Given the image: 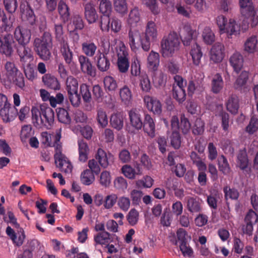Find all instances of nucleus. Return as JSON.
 <instances>
[{"label": "nucleus", "mask_w": 258, "mask_h": 258, "mask_svg": "<svg viewBox=\"0 0 258 258\" xmlns=\"http://www.w3.org/2000/svg\"><path fill=\"white\" fill-rule=\"evenodd\" d=\"M61 51L66 63H68L71 66H73L74 64L72 61L73 54L68 45L63 44Z\"/></svg>", "instance_id": "nucleus-60"}, {"label": "nucleus", "mask_w": 258, "mask_h": 258, "mask_svg": "<svg viewBox=\"0 0 258 258\" xmlns=\"http://www.w3.org/2000/svg\"><path fill=\"white\" fill-rule=\"evenodd\" d=\"M96 159L102 167L106 168L111 162H113V156L110 153L107 154L104 150L99 148L96 155Z\"/></svg>", "instance_id": "nucleus-19"}, {"label": "nucleus", "mask_w": 258, "mask_h": 258, "mask_svg": "<svg viewBox=\"0 0 258 258\" xmlns=\"http://www.w3.org/2000/svg\"><path fill=\"white\" fill-rule=\"evenodd\" d=\"M95 180V176L91 171L86 169L82 173V183L89 185L92 184Z\"/></svg>", "instance_id": "nucleus-54"}, {"label": "nucleus", "mask_w": 258, "mask_h": 258, "mask_svg": "<svg viewBox=\"0 0 258 258\" xmlns=\"http://www.w3.org/2000/svg\"><path fill=\"white\" fill-rule=\"evenodd\" d=\"M226 108L232 114H236L239 109V99L235 95L230 96L226 102Z\"/></svg>", "instance_id": "nucleus-32"}, {"label": "nucleus", "mask_w": 258, "mask_h": 258, "mask_svg": "<svg viewBox=\"0 0 258 258\" xmlns=\"http://www.w3.org/2000/svg\"><path fill=\"white\" fill-rule=\"evenodd\" d=\"M110 125L117 131L121 130L123 126V118L120 113H116L111 115L110 118Z\"/></svg>", "instance_id": "nucleus-35"}, {"label": "nucleus", "mask_w": 258, "mask_h": 258, "mask_svg": "<svg viewBox=\"0 0 258 258\" xmlns=\"http://www.w3.org/2000/svg\"><path fill=\"white\" fill-rule=\"evenodd\" d=\"M224 82L221 75L218 73L213 77L211 82V90L215 94H218L222 90Z\"/></svg>", "instance_id": "nucleus-29"}, {"label": "nucleus", "mask_w": 258, "mask_h": 258, "mask_svg": "<svg viewBox=\"0 0 258 258\" xmlns=\"http://www.w3.org/2000/svg\"><path fill=\"white\" fill-rule=\"evenodd\" d=\"M158 31L156 24L152 21H148L143 37V50L148 51L150 49L151 43L156 41L157 38Z\"/></svg>", "instance_id": "nucleus-5"}, {"label": "nucleus", "mask_w": 258, "mask_h": 258, "mask_svg": "<svg viewBox=\"0 0 258 258\" xmlns=\"http://www.w3.org/2000/svg\"><path fill=\"white\" fill-rule=\"evenodd\" d=\"M218 165L219 170L224 174L227 175L230 171V167L226 158L224 155H221L218 159Z\"/></svg>", "instance_id": "nucleus-45"}, {"label": "nucleus", "mask_w": 258, "mask_h": 258, "mask_svg": "<svg viewBox=\"0 0 258 258\" xmlns=\"http://www.w3.org/2000/svg\"><path fill=\"white\" fill-rule=\"evenodd\" d=\"M190 54L192 57L194 64L196 66H199L203 56V52L201 46L197 43L192 46Z\"/></svg>", "instance_id": "nucleus-31"}, {"label": "nucleus", "mask_w": 258, "mask_h": 258, "mask_svg": "<svg viewBox=\"0 0 258 258\" xmlns=\"http://www.w3.org/2000/svg\"><path fill=\"white\" fill-rule=\"evenodd\" d=\"M176 236L177 241H175L174 244L177 245L178 242L180 244L186 243L188 239H190V236L188 235V234L185 230L183 228H179L176 231Z\"/></svg>", "instance_id": "nucleus-46"}, {"label": "nucleus", "mask_w": 258, "mask_h": 258, "mask_svg": "<svg viewBox=\"0 0 258 258\" xmlns=\"http://www.w3.org/2000/svg\"><path fill=\"white\" fill-rule=\"evenodd\" d=\"M99 10L103 15H110L112 10L111 3L106 0H102L100 4Z\"/></svg>", "instance_id": "nucleus-63"}, {"label": "nucleus", "mask_w": 258, "mask_h": 258, "mask_svg": "<svg viewBox=\"0 0 258 258\" xmlns=\"http://www.w3.org/2000/svg\"><path fill=\"white\" fill-rule=\"evenodd\" d=\"M117 67L121 73H126L129 68L130 62L127 58L128 53L124 46L120 47L117 50Z\"/></svg>", "instance_id": "nucleus-13"}, {"label": "nucleus", "mask_w": 258, "mask_h": 258, "mask_svg": "<svg viewBox=\"0 0 258 258\" xmlns=\"http://www.w3.org/2000/svg\"><path fill=\"white\" fill-rule=\"evenodd\" d=\"M198 32L191 28L190 25L186 24L180 32V36L184 46L190 45L191 41L197 37Z\"/></svg>", "instance_id": "nucleus-15"}, {"label": "nucleus", "mask_w": 258, "mask_h": 258, "mask_svg": "<svg viewBox=\"0 0 258 258\" xmlns=\"http://www.w3.org/2000/svg\"><path fill=\"white\" fill-rule=\"evenodd\" d=\"M140 81V86L142 91L148 92L151 89L150 81L148 75L146 73H142L139 77Z\"/></svg>", "instance_id": "nucleus-44"}, {"label": "nucleus", "mask_w": 258, "mask_h": 258, "mask_svg": "<svg viewBox=\"0 0 258 258\" xmlns=\"http://www.w3.org/2000/svg\"><path fill=\"white\" fill-rule=\"evenodd\" d=\"M89 87L85 84H82V97L84 101V108L87 111L91 110L93 107Z\"/></svg>", "instance_id": "nucleus-22"}, {"label": "nucleus", "mask_w": 258, "mask_h": 258, "mask_svg": "<svg viewBox=\"0 0 258 258\" xmlns=\"http://www.w3.org/2000/svg\"><path fill=\"white\" fill-rule=\"evenodd\" d=\"M111 176L110 173L106 170L103 171L100 174L99 182L104 187H108L111 183Z\"/></svg>", "instance_id": "nucleus-51"}, {"label": "nucleus", "mask_w": 258, "mask_h": 258, "mask_svg": "<svg viewBox=\"0 0 258 258\" xmlns=\"http://www.w3.org/2000/svg\"><path fill=\"white\" fill-rule=\"evenodd\" d=\"M33 45L34 50L36 54L43 60L50 59L51 54L50 49L52 47V38L48 32H44L40 37L34 39Z\"/></svg>", "instance_id": "nucleus-2"}, {"label": "nucleus", "mask_w": 258, "mask_h": 258, "mask_svg": "<svg viewBox=\"0 0 258 258\" xmlns=\"http://www.w3.org/2000/svg\"><path fill=\"white\" fill-rule=\"evenodd\" d=\"M224 57V46L221 43H216L210 51V59L215 63H218Z\"/></svg>", "instance_id": "nucleus-16"}, {"label": "nucleus", "mask_w": 258, "mask_h": 258, "mask_svg": "<svg viewBox=\"0 0 258 258\" xmlns=\"http://www.w3.org/2000/svg\"><path fill=\"white\" fill-rule=\"evenodd\" d=\"M140 20V15L138 9L134 8L130 12L127 24L131 28L136 26Z\"/></svg>", "instance_id": "nucleus-41"}, {"label": "nucleus", "mask_w": 258, "mask_h": 258, "mask_svg": "<svg viewBox=\"0 0 258 258\" xmlns=\"http://www.w3.org/2000/svg\"><path fill=\"white\" fill-rule=\"evenodd\" d=\"M122 173L127 178L134 179L136 177V171L130 165L125 164L121 168Z\"/></svg>", "instance_id": "nucleus-55"}, {"label": "nucleus", "mask_w": 258, "mask_h": 258, "mask_svg": "<svg viewBox=\"0 0 258 258\" xmlns=\"http://www.w3.org/2000/svg\"><path fill=\"white\" fill-rule=\"evenodd\" d=\"M97 120L102 127H106L108 124V118L105 111L102 109L97 111Z\"/></svg>", "instance_id": "nucleus-61"}, {"label": "nucleus", "mask_w": 258, "mask_h": 258, "mask_svg": "<svg viewBox=\"0 0 258 258\" xmlns=\"http://www.w3.org/2000/svg\"><path fill=\"white\" fill-rule=\"evenodd\" d=\"M128 114L131 125L137 131L141 130L143 121L140 111L136 109H132L128 111Z\"/></svg>", "instance_id": "nucleus-18"}, {"label": "nucleus", "mask_w": 258, "mask_h": 258, "mask_svg": "<svg viewBox=\"0 0 258 258\" xmlns=\"http://www.w3.org/2000/svg\"><path fill=\"white\" fill-rule=\"evenodd\" d=\"M94 241L97 244H108L112 242L111 234L107 231L100 232L94 236Z\"/></svg>", "instance_id": "nucleus-38"}, {"label": "nucleus", "mask_w": 258, "mask_h": 258, "mask_svg": "<svg viewBox=\"0 0 258 258\" xmlns=\"http://www.w3.org/2000/svg\"><path fill=\"white\" fill-rule=\"evenodd\" d=\"M16 46V43L14 40L13 35L7 33L2 36L0 42V50L7 56H11L14 51V47Z\"/></svg>", "instance_id": "nucleus-8"}, {"label": "nucleus", "mask_w": 258, "mask_h": 258, "mask_svg": "<svg viewBox=\"0 0 258 258\" xmlns=\"http://www.w3.org/2000/svg\"><path fill=\"white\" fill-rule=\"evenodd\" d=\"M216 22L221 33H226L228 35H237L239 34L240 26L236 23L234 20L230 19L227 23V19L223 15L216 18Z\"/></svg>", "instance_id": "nucleus-4"}, {"label": "nucleus", "mask_w": 258, "mask_h": 258, "mask_svg": "<svg viewBox=\"0 0 258 258\" xmlns=\"http://www.w3.org/2000/svg\"><path fill=\"white\" fill-rule=\"evenodd\" d=\"M229 62L234 72L238 74L243 66V58L239 52L234 53L229 58Z\"/></svg>", "instance_id": "nucleus-23"}, {"label": "nucleus", "mask_w": 258, "mask_h": 258, "mask_svg": "<svg viewBox=\"0 0 258 258\" xmlns=\"http://www.w3.org/2000/svg\"><path fill=\"white\" fill-rule=\"evenodd\" d=\"M54 158L56 166L60 171L66 174L72 172L73 166L69 159L62 153V147L59 145L56 146V152Z\"/></svg>", "instance_id": "nucleus-6"}, {"label": "nucleus", "mask_w": 258, "mask_h": 258, "mask_svg": "<svg viewBox=\"0 0 258 258\" xmlns=\"http://www.w3.org/2000/svg\"><path fill=\"white\" fill-rule=\"evenodd\" d=\"M113 184L114 187L116 189L123 192L128 186L126 180L122 176L116 177L114 180Z\"/></svg>", "instance_id": "nucleus-53"}, {"label": "nucleus", "mask_w": 258, "mask_h": 258, "mask_svg": "<svg viewBox=\"0 0 258 258\" xmlns=\"http://www.w3.org/2000/svg\"><path fill=\"white\" fill-rule=\"evenodd\" d=\"M148 110L152 111L155 114H160L162 112V106L159 100L151 97H146L144 99Z\"/></svg>", "instance_id": "nucleus-25"}, {"label": "nucleus", "mask_w": 258, "mask_h": 258, "mask_svg": "<svg viewBox=\"0 0 258 258\" xmlns=\"http://www.w3.org/2000/svg\"><path fill=\"white\" fill-rule=\"evenodd\" d=\"M20 10L22 17L25 19L29 24L33 25L35 23V15L28 2L21 4Z\"/></svg>", "instance_id": "nucleus-20"}, {"label": "nucleus", "mask_w": 258, "mask_h": 258, "mask_svg": "<svg viewBox=\"0 0 258 258\" xmlns=\"http://www.w3.org/2000/svg\"><path fill=\"white\" fill-rule=\"evenodd\" d=\"M42 142L43 144L49 147H54L55 151L56 152V146L62 147L60 142L61 138V128L56 130L55 135L48 134L47 132L41 133Z\"/></svg>", "instance_id": "nucleus-9"}, {"label": "nucleus", "mask_w": 258, "mask_h": 258, "mask_svg": "<svg viewBox=\"0 0 258 258\" xmlns=\"http://www.w3.org/2000/svg\"><path fill=\"white\" fill-rule=\"evenodd\" d=\"M143 37L139 31L130 28L128 33V41L132 50L136 52L140 47L143 49Z\"/></svg>", "instance_id": "nucleus-7"}, {"label": "nucleus", "mask_w": 258, "mask_h": 258, "mask_svg": "<svg viewBox=\"0 0 258 258\" xmlns=\"http://www.w3.org/2000/svg\"><path fill=\"white\" fill-rule=\"evenodd\" d=\"M5 69L9 79L14 78V76L20 72L15 66V64L12 62H7L5 64Z\"/></svg>", "instance_id": "nucleus-58"}, {"label": "nucleus", "mask_w": 258, "mask_h": 258, "mask_svg": "<svg viewBox=\"0 0 258 258\" xmlns=\"http://www.w3.org/2000/svg\"><path fill=\"white\" fill-rule=\"evenodd\" d=\"M237 165L245 174L251 172V166L245 150H240L237 156Z\"/></svg>", "instance_id": "nucleus-14"}, {"label": "nucleus", "mask_w": 258, "mask_h": 258, "mask_svg": "<svg viewBox=\"0 0 258 258\" xmlns=\"http://www.w3.org/2000/svg\"><path fill=\"white\" fill-rule=\"evenodd\" d=\"M159 54L152 50L148 57V64L149 69L155 71L159 65Z\"/></svg>", "instance_id": "nucleus-33"}, {"label": "nucleus", "mask_w": 258, "mask_h": 258, "mask_svg": "<svg viewBox=\"0 0 258 258\" xmlns=\"http://www.w3.org/2000/svg\"><path fill=\"white\" fill-rule=\"evenodd\" d=\"M82 72L92 77L96 75L95 68L92 66L88 57L83 55H82Z\"/></svg>", "instance_id": "nucleus-27"}, {"label": "nucleus", "mask_w": 258, "mask_h": 258, "mask_svg": "<svg viewBox=\"0 0 258 258\" xmlns=\"http://www.w3.org/2000/svg\"><path fill=\"white\" fill-rule=\"evenodd\" d=\"M248 72L245 71H242L234 83L235 88L237 89H240L245 85L248 80Z\"/></svg>", "instance_id": "nucleus-47"}, {"label": "nucleus", "mask_w": 258, "mask_h": 258, "mask_svg": "<svg viewBox=\"0 0 258 258\" xmlns=\"http://www.w3.org/2000/svg\"><path fill=\"white\" fill-rule=\"evenodd\" d=\"M103 83L105 89L108 91H114L117 88L116 81L111 76H106L104 78Z\"/></svg>", "instance_id": "nucleus-48"}, {"label": "nucleus", "mask_w": 258, "mask_h": 258, "mask_svg": "<svg viewBox=\"0 0 258 258\" xmlns=\"http://www.w3.org/2000/svg\"><path fill=\"white\" fill-rule=\"evenodd\" d=\"M187 209L192 213L200 212L202 210V207L199 199L194 197L188 198Z\"/></svg>", "instance_id": "nucleus-34"}, {"label": "nucleus", "mask_w": 258, "mask_h": 258, "mask_svg": "<svg viewBox=\"0 0 258 258\" xmlns=\"http://www.w3.org/2000/svg\"><path fill=\"white\" fill-rule=\"evenodd\" d=\"M202 38L204 42L207 45L212 44L215 40V34L208 26H206L203 29Z\"/></svg>", "instance_id": "nucleus-42"}, {"label": "nucleus", "mask_w": 258, "mask_h": 258, "mask_svg": "<svg viewBox=\"0 0 258 258\" xmlns=\"http://www.w3.org/2000/svg\"><path fill=\"white\" fill-rule=\"evenodd\" d=\"M142 127H143L144 132L151 138H153L155 136V124L150 115L145 114Z\"/></svg>", "instance_id": "nucleus-21"}, {"label": "nucleus", "mask_w": 258, "mask_h": 258, "mask_svg": "<svg viewBox=\"0 0 258 258\" xmlns=\"http://www.w3.org/2000/svg\"><path fill=\"white\" fill-rule=\"evenodd\" d=\"M14 34L19 44H28L31 38V30L21 26L15 28Z\"/></svg>", "instance_id": "nucleus-10"}, {"label": "nucleus", "mask_w": 258, "mask_h": 258, "mask_svg": "<svg viewBox=\"0 0 258 258\" xmlns=\"http://www.w3.org/2000/svg\"><path fill=\"white\" fill-rule=\"evenodd\" d=\"M179 39L176 33H169L161 41V53L164 57L172 56L179 49Z\"/></svg>", "instance_id": "nucleus-3"}, {"label": "nucleus", "mask_w": 258, "mask_h": 258, "mask_svg": "<svg viewBox=\"0 0 258 258\" xmlns=\"http://www.w3.org/2000/svg\"><path fill=\"white\" fill-rule=\"evenodd\" d=\"M83 52L88 56H93L97 49V46L93 42H84L82 44Z\"/></svg>", "instance_id": "nucleus-50"}, {"label": "nucleus", "mask_w": 258, "mask_h": 258, "mask_svg": "<svg viewBox=\"0 0 258 258\" xmlns=\"http://www.w3.org/2000/svg\"><path fill=\"white\" fill-rule=\"evenodd\" d=\"M258 130V118L255 116H252L249 124L246 127V131L249 134H253Z\"/></svg>", "instance_id": "nucleus-64"}, {"label": "nucleus", "mask_w": 258, "mask_h": 258, "mask_svg": "<svg viewBox=\"0 0 258 258\" xmlns=\"http://www.w3.org/2000/svg\"><path fill=\"white\" fill-rule=\"evenodd\" d=\"M106 55V53H100L98 57L97 65L100 71H106L109 69L110 63Z\"/></svg>", "instance_id": "nucleus-36"}, {"label": "nucleus", "mask_w": 258, "mask_h": 258, "mask_svg": "<svg viewBox=\"0 0 258 258\" xmlns=\"http://www.w3.org/2000/svg\"><path fill=\"white\" fill-rule=\"evenodd\" d=\"M6 233L13 243L17 246H21L26 238L25 232L21 227L17 228L16 231H15L10 226H8L6 230Z\"/></svg>", "instance_id": "nucleus-11"}, {"label": "nucleus", "mask_w": 258, "mask_h": 258, "mask_svg": "<svg viewBox=\"0 0 258 258\" xmlns=\"http://www.w3.org/2000/svg\"><path fill=\"white\" fill-rule=\"evenodd\" d=\"M257 40L256 36H252L248 37L244 44V50L249 53H254L257 48Z\"/></svg>", "instance_id": "nucleus-37"}, {"label": "nucleus", "mask_w": 258, "mask_h": 258, "mask_svg": "<svg viewBox=\"0 0 258 258\" xmlns=\"http://www.w3.org/2000/svg\"><path fill=\"white\" fill-rule=\"evenodd\" d=\"M172 96L179 104L182 103L186 99L184 88L181 87H172Z\"/></svg>", "instance_id": "nucleus-39"}, {"label": "nucleus", "mask_w": 258, "mask_h": 258, "mask_svg": "<svg viewBox=\"0 0 258 258\" xmlns=\"http://www.w3.org/2000/svg\"><path fill=\"white\" fill-rule=\"evenodd\" d=\"M111 18L110 15H102L100 17V27L103 32H108L110 30Z\"/></svg>", "instance_id": "nucleus-62"}, {"label": "nucleus", "mask_w": 258, "mask_h": 258, "mask_svg": "<svg viewBox=\"0 0 258 258\" xmlns=\"http://www.w3.org/2000/svg\"><path fill=\"white\" fill-rule=\"evenodd\" d=\"M115 10L118 13L124 15L127 12L126 0H113Z\"/></svg>", "instance_id": "nucleus-49"}, {"label": "nucleus", "mask_w": 258, "mask_h": 258, "mask_svg": "<svg viewBox=\"0 0 258 258\" xmlns=\"http://www.w3.org/2000/svg\"><path fill=\"white\" fill-rule=\"evenodd\" d=\"M40 109L44 120V126L47 128H49L54 122V111L50 107L43 105L40 106Z\"/></svg>", "instance_id": "nucleus-17"}, {"label": "nucleus", "mask_w": 258, "mask_h": 258, "mask_svg": "<svg viewBox=\"0 0 258 258\" xmlns=\"http://www.w3.org/2000/svg\"><path fill=\"white\" fill-rule=\"evenodd\" d=\"M67 89L69 93L78 92V83L76 79L72 77H69L66 81Z\"/></svg>", "instance_id": "nucleus-57"}, {"label": "nucleus", "mask_w": 258, "mask_h": 258, "mask_svg": "<svg viewBox=\"0 0 258 258\" xmlns=\"http://www.w3.org/2000/svg\"><path fill=\"white\" fill-rule=\"evenodd\" d=\"M27 44H19L16 47L17 52L23 67L28 66L33 59L32 50L27 46Z\"/></svg>", "instance_id": "nucleus-12"}, {"label": "nucleus", "mask_w": 258, "mask_h": 258, "mask_svg": "<svg viewBox=\"0 0 258 258\" xmlns=\"http://www.w3.org/2000/svg\"><path fill=\"white\" fill-rule=\"evenodd\" d=\"M17 113V109L11 104L0 110V115L5 122L13 120Z\"/></svg>", "instance_id": "nucleus-24"}, {"label": "nucleus", "mask_w": 258, "mask_h": 258, "mask_svg": "<svg viewBox=\"0 0 258 258\" xmlns=\"http://www.w3.org/2000/svg\"><path fill=\"white\" fill-rule=\"evenodd\" d=\"M119 95L122 102L125 105H128L132 98V92L126 85L120 89Z\"/></svg>", "instance_id": "nucleus-43"}, {"label": "nucleus", "mask_w": 258, "mask_h": 258, "mask_svg": "<svg viewBox=\"0 0 258 258\" xmlns=\"http://www.w3.org/2000/svg\"><path fill=\"white\" fill-rule=\"evenodd\" d=\"M240 12L244 17L241 26L243 32H245L250 24L252 27L258 24V8L255 10L251 0H239Z\"/></svg>", "instance_id": "nucleus-1"}, {"label": "nucleus", "mask_w": 258, "mask_h": 258, "mask_svg": "<svg viewBox=\"0 0 258 258\" xmlns=\"http://www.w3.org/2000/svg\"><path fill=\"white\" fill-rule=\"evenodd\" d=\"M32 120L34 125L38 128L44 126V122L41 115L40 109H38L37 107H33L31 109Z\"/></svg>", "instance_id": "nucleus-30"}, {"label": "nucleus", "mask_w": 258, "mask_h": 258, "mask_svg": "<svg viewBox=\"0 0 258 258\" xmlns=\"http://www.w3.org/2000/svg\"><path fill=\"white\" fill-rule=\"evenodd\" d=\"M42 80L46 87L52 90H57L60 89V85L57 79L49 74L44 75L42 78Z\"/></svg>", "instance_id": "nucleus-28"}, {"label": "nucleus", "mask_w": 258, "mask_h": 258, "mask_svg": "<svg viewBox=\"0 0 258 258\" xmlns=\"http://www.w3.org/2000/svg\"><path fill=\"white\" fill-rule=\"evenodd\" d=\"M223 192L225 195V198L226 200L228 199L236 200L239 197V192L238 190L235 188H231L226 186L223 188Z\"/></svg>", "instance_id": "nucleus-56"}, {"label": "nucleus", "mask_w": 258, "mask_h": 258, "mask_svg": "<svg viewBox=\"0 0 258 258\" xmlns=\"http://www.w3.org/2000/svg\"><path fill=\"white\" fill-rule=\"evenodd\" d=\"M10 19V17L9 19H8L6 15L1 20H0L1 32H8L11 31L13 23L11 21Z\"/></svg>", "instance_id": "nucleus-59"}, {"label": "nucleus", "mask_w": 258, "mask_h": 258, "mask_svg": "<svg viewBox=\"0 0 258 258\" xmlns=\"http://www.w3.org/2000/svg\"><path fill=\"white\" fill-rule=\"evenodd\" d=\"M84 15L85 19L89 24L95 23L98 18L94 5L91 3L85 6Z\"/></svg>", "instance_id": "nucleus-26"}, {"label": "nucleus", "mask_w": 258, "mask_h": 258, "mask_svg": "<svg viewBox=\"0 0 258 258\" xmlns=\"http://www.w3.org/2000/svg\"><path fill=\"white\" fill-rule=\"evenodd\" d=\"M205 131V123L201 118H197L192 128V132L194 135L198 136L202 135Z\"/></svg>", "instance_id": "nucleus-52"}, {"label": "nucleus", "mask_w": 258, "mask_h": 258, "mask_svg": "<svg viewBox=\"0 0 258 258\" xmlns=\"http://www.w3.org/2000/svg\"><path fill=\"white\" fill-rule=\"evenodd\" d=\"M58 11L62 21L65 23L70 19V12L68 6L63 1H60L58 5Z\"/></svg>", "instance_id": "nucleus-40"}]
</instances>
